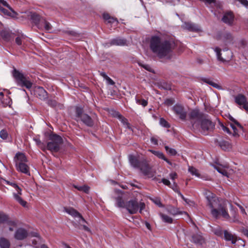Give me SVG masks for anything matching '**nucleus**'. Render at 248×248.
I'll return each mask as SVG.
<instances>
[{
	"mask_svg": "<svg viewBox=\"0 0 248 248\" xmlns=\"http://www.w3.org/2000/svg\"><path fill=\"white\" fill-rule=\"evenodd\" d=\"M49 106L52 107H55L57 105V102L54 100H49L47 102Z\"/></svg>",
	"mask_w": 248,
	"mask_h": 248,
	"instance_id": "50",
	"label": "nucleus"
},
{
	"mask_svg": "<svg viewBox=\"0 0 248 248\" xmlns=\"http://www.w3.org/2000/svg\"><path fill=\"white\" fill-rule=\"evenodd\" d=\"M129 160L131 165L133 167L140 169L145 176L148 178L154 177L155 171L149 166L146 160L142 159L140 161L132 155L129 156Z\"/></svg>",
	"mask_w": 248,
	"mask_h": 248,
	"instance_id": "3",
	"label": "nucleus"
},
{
	"mask_svg": "<svg viewBox=\"0 0 248 248\" xmlns=\"http://www.w3.org/2000/svg\"><path fill=\"white\" fill-rule=\"evenodd\" d=\"M214 50L216 53L217 59L218 60L224 62L227 61L230 59V57H223L221 56V53H220L221 49L219 47H216Z\"/></svg>",
	"mask_w": 248,
	"mask_h": 248,
	"instance_id": "26",
	"label": "nucleus"
},
{
	"mask_svg": "<svg viewBox=\"0 0 248 248\" xmlns=\"http://www.w3.org/2000/svg\"><path fill=\"white\" fill-rule=\"evenodd\" d=\"M28 234V232L26 229L20 228L16 231L14 237L16 239L21 240L26 238Z\"/></svg>",
	"mask_w": 248,
	"mask_h": 248,
	"instance_id": "19",
	"label": "nucleus"
},
{
	"mask_svg": "<svg viewBox=\"0 0 248 248\" xmlns=\"http://www.w3.org/2000/svg\"><path fill=\"white\" fill-rule=\"evenodd\" d=\"M164 160H165L168 164H169L170 165H172V163L170 162L168 159H167L165 156H164V158L163 159Z\"/></svg>",
	"mask_w": 248,
	"mask_h": 248,
	"instance_id": "62",
	"label": "nucleus"
},
{
	"mask_svg": "<svg viewBox=\"0 0 248 248\" xmlns=\"http://www.w3.org/2000/svg\"><path fill=\"white\" fill-rule=\"evenodd\" d=\"M173 110L181 119L185 120L186 119V112L182 106L176 104L173 106Z\"/></svg>",
	"mask_w": 248,
	"mask_h": 248,
	"instance_id": "17",
	"label": "nucleus"
},
{
	"mask_svg": "<svg viewBox=\"0 0 248 248\" xmlns=\"http://www.w3.org/2000/svg\"><path fill=\"white\" fill-rule=\"evenodd\" d=\"M170 179L174 180L177 177V173L176 172H171L169 174Z\"/></svg>",
	"mask_w": 248,
	"mask_h": 248,
	"instance_id": "55",
	"label": "nucleus"
},
{
	"mask_svg": "<svg viewBox=\"0 0 248 248\" xmlns=\"http://www.w3.org/2000/svg\"><path fill=\"white\" fill-rule=\"evenodd\" d=\"M164 103L167 106H170L174 103V101L172 99H167L165 101Z\"/></svg>",
	"mask_w": 248,
	"mask_h": 248,
	"instance_id": "51",
	"label": "nucleus"
},
{
	"mask_svg": "<svg viewBox=\"0 0 248 248\" xmlns=\"http://www.w3.org/2000/svg\"><path fill=\"white\" fill-rule=\"evenodd\" d=\"M188 170L192 175H194L198 178H201L199 170L195 168L189 166Z\"/></svg>",
	"mask_w": 248,
	"mask_h": 248,
	"instance_id": "32",
	"label": "nucleus"
},
{
	"mask_svg": "<svg viewBox=\"0 0 248 248\" xmlns=\"http://www.w3.org/2000/svg\"><path fill=\"white\" fill-rule=\"evenodd\" d=\"M214 167L218 172L220 173L223 175L228 176V172L224 168H221L220 166H214Z\"/></svg>",
	"mask_w": 248,
	"mask_h": 248,
	"instance_id": "37",
	"label": "nucleus"
},
{
	"mask_svg": "<svg viewBox=\"0 0 248 248\" xmlns=\"http://www.w3.org/2000/svg\"><path fill=\"white\" fill-rule=\"evenodd\" d=\"M165 149L166 152L171 155H175L177 154V152L174 149L170 148L168 146H165Z\"/></svg>",
	"mask_w": 248,
	"mask_h": 248,
	"instance_id": "41",
	"label": "nucleus"
},
{
	"mask_svg": "<svg viewBox=\"0 0 248 248\" xmlns=\"http://www.w3.org/2000/svg\"><path fill=\"white\" fill-rule=\"evenodd\" d=\"M234 20V15L232 12L230 11H226L223 13L221 21L225 24L232 26Z\"/></svg>",
	"mask_w": 248,
	"mask_h": 248,
	"instance_id": "14",
	"label": "nucleus"
},
{
	"mask_svg": "<svg viewBox=\"0 0 248 248\" xmlns=\"http://www.w3.org/2000/svg\"><path fill=\"white\" fill-rule=\"evenodd\" d=\"M49 139L51 141L47 143V149L51 151L57 152L62 143V138L58 135L53 134L50 136Z\"/></svg>",
	"mask_w": 248,
	"mask_h": 248,
	"instance_id": "10",
	"label": "nucleus"
},
{
	"mask_svg": "<svg viewBox=\"0 0 248 248\" xmlns=\"http://www.w3.org/2000/svg\"><path fill=\"white\" fill-rule=\"evenodd\" d=\"M119 120L122 122V123L125 125L127 128H130L129 124L127 122V120L124 118L122 115H121L118 112H115V115Z\"/></svg>",
	"mask_w": 248,
	"mask_h": 248,
	"instance_id": "29",
	"label": "nucleus"
},
{
	"mask_svg": "<svg viewBox=\"0 0 248 248\" xmlns=\"http://www.w3.org/2000/svg\"><path fill=\"white\" fill-rule=\"evenodd\" d=\"M224 237L226 241H231L232 244H235L237 241L236 237L227 231H224Z\"/></svg>",
	"mask_w": 248,
	"mask_h": 248,
	"instance_id": "24",
	"label": "nucleus"
},
{
	"mask_svg": "<svg viewBox=\"0 0 248 248\" xmlns=\"http://www.w3.org/2000/svg\"><path fill=\"white\" fill-rule=\"evenodd\" d=\"M206 82L209 84V85H211L212 86L214 87L215 88L220 89L221 87L219 85H218L217 83L213 82L212 80L207 79L206 80Z\"/></svg>",
	"mask_w": 248,
	"mask_h": 248,
	"instance_id": "46",
	"label": "nucleus"
},
{
	"mask_svg": "<svg viewBox=\"0 0 248 248\" xmlns=\"http://www.w3.org/2000/svg\"><path fill=\"white\" fill-rule=\"evenodd\" d=\"M17 222L16 220L10 219L4 226V228L8 227V230L10 232H13L14 228L16 227Z\"/></svg>",
	"mask_w": 248,
	"mask_h": 248,
	"instance_id": "25",
	"label": "nucleus"
},
{
	"mask_svg": "<svg viewBox=\"0 0 248 248\" xmlns=\"http://www.w3.org/2000/svg\"><path fill=\"white\" fill-rule=\"evenodd\" d=\"M8 133L4 130L2 129L0 131V137L3 140L7 139L8 137Z\"/></svg>",
	"mask_w": 248,
	"mask_h": 248,
	"instance_id": "48",
	"label": "nucleus"
},
{
	"mask_svg": "<svg viewBox=\"0 0 248 248\" xmlns=\"http://www.w3.org/2000/svg\"><path fill=\"white\" fill-rule=\"evenodd\" d=\"M218 40H221L225 45L232 43L233 37L229 32H224L217 37Z\"/></svg>",
	"mask_w": 248,
	"mask_h": 248,
	"instance_id": "18",
	"label": "nucleus"
},
{
	"mask_svg": "<svg viewBox=\"0 0 248 248\" xmlns=\"http://www.w3.org/2000/svg\"><path fill=\"white\" fill-rule=\"evenodd\" d=\"M15 165L18 171L30 175V167L26 164L27 159L24 154L18 153L15 157Z\"/></svg>",
	"mask_w": 248,
	"mask_h": 248,
	"instance_id": "5",
	"label": "nucleus"
},
{
	"mask_svg": "<svg viewBox=\"0 0 248 248\" xmlns=\"http://www.w3.org/2000/svg\"><path fill=\"white\" fill-rule=\"evenodd\" d=\"M221 128L222 129V130L224 132H226L229 134H231L232 133L230 132L229 128L226 127L225 126H224V125L223 124H221Z\"/></svg>",
	"mask_w": 248,
	"mask_h": 248,
	"instance_id": "52",
	"label": "nucleus"
},
{
	"mask_svg": "<svg viewBox=\"0 0 248 248\" xmlns=\"http://www.w3.org/2000/svg\"><path fill=\"white\" fill-rule=\"evenodd\" d=\"M213 232L216 234L217 236L222 237L223 235V232L222 230L219 227H217L216 228H214L212 230Z\"/></svg>",
	"mask_w": 248,
	"mask_h": 248,
	"instance_id": "38",
	"label": "nucleus"
},
{
	"mask_svg": "<svg viewBox=\"0 0 248 248\" xmlns=\"http://www.w3.org/2000/svg\"><path fill=\"white\" fill-rule=\"evenodd\" d=\"M243 233L248 237V230L243 229L242 231Z\"/></svg>",
	"mask_w": 248,
	"mask_h": 248,
	"instance_id": "61",
	"label": "nucleus"
},
{
	"mask_svg": "<svg viewBox=\"0 0 248 248\" xmlns=\"http://www.w3.org/2000/svg\"><path fill=\"white\" fill-rule=\"evenodd\" d=\"M235 102L240 106V108H244L248 112V102L244 95L239 94L234 97Z\"/></svg>",
	"mask_w": 248,
	"mask_h": 248,
	"instance_id": "13",
	"label": "nucleus"
},
{
	"mask_svg": "<svg viewBox=\"0 0 248 248\" xmlns=\"http://www.w3.org/2000/svg\"><path fill=\"white\" fill-rule=\"evenodd\" d=\"M110 45L124 46H127L128 44L125 39L118 37L111 40L110 42Z\"/></svg>",
	"mask_w": 248,
	"mask_h": 248,
	"instance_id": "21",
	"label": "nucleus"
},
{
	"mask_svg": "<svg viewBox=\"0 0 248 248\" xmlns=\"http://www.w3.org/2000/svg\"><path fill=\"white\" fill-rule=\"evenodd\" d=\"M106 80L107 83L108 85H113L115 84V82L108 77H107Z\"/></svg>",
	"mask_w": 248,
	"mask_h": 248,
	"instance_id": "53",
	"label": "nucleus"
},
{
	"mask_svg": "<svg viewBox=\"0 0 248 248\" xmlns=\"http://www.w3.org/2000/svg\"><path fill=\"white\" fill-rule=\"evenodd\" d=\"M10 219L8 217V216L2 213H0V223H4L6 224L8 222V220H9Z\"/></svg>",
	"mask_w": 248,
	"mask_h": 248,
	"instance_id": "35",
	"label": "nucleus"
},
{
	"mask_svg": "<svg viewBox=\"0 0 248 248\" xmlns=\"http://www.w3.org/2000/svg\"><path fill=\"white\" fill-rule=\"evenodd\" d=\"M161 182L165 185L168 186H170V181L167 179L163 178L161 180Z\"/></svg>",
	"mask_w": 248,
	"mask_h": 248,
	"instance_id": "54",
	"label": "nucleus"
},
{
	"mask_svg": "<svg viewBox=\"0 0 248 248\" xmlns=\"http://www.w3.org/2000/svg\"><path fill=\"white\" fill-rule=\"evenodd\" d=\"M201 126L202 131L205 132L213 129L215 125L210 120L202 119L201 121Z\"/></svg>",
	"mask_w": 248,
	"mask_h": 248,
	"instance_id": "16",
	"label": "nucleus"
},
{
	"mask_svg": "<svg viewBox=\"0 0 248 248\" xmlns=\"http://www.w3.org/2000/svg\"><path fill=\"white\" fill-rule=\"evenodd\" d=\"M208 193V195L206 193V199L213 217L217 218L219 216H221L226 219H229L230 216L226 208L221 204L219 200L215 195L210 192Z\"/></svg>",
	"mask_w": 248,
	"mask_h": 248,
	"instance_id": "2",
	"label": "nucleus"
},
{
	"mask_svg": "<svg viewBox=\"0 0 248 248\" xmlns=\"http://www.w3.org/2000/svg\"><path fill=\"white\" fill-rule=\"evenodd\" d=\"M182 28L189 31H197L200 30V27L191 22H185L182 25Z\"/></svg>",
	"mask_w": 248,
	"mask_h": 248,
	"instance_id": "20",
	"label": "nucleus"
},
{
	"mask_svg": "<svg viewBox=\"0 0 248 248\" xmlns=\"http://www.w3.org/2000/svg\"><path fill=\"white\" fill-rule=\"evenodd\" d=\"M189 119L193 126H197V122H201L202 118V114L198 109H193L189 114Z\"/></svg>",
	"mask_w": 248,
	"mask_h": 248,
	"instance_id": "12",
	"label": "nucleus"
},
{
	"mask_svg": "<svg viewBox=\"0 0 248 248\" xmlns=\"http://www.w3.org/2000/svg\"><path fill=\"white\" fill-rule=\"evenodd\" d=\"M0 3L2 4L3 6L7 8H10V5L4 0H0Z\"/></svg>",
	"mask_w": 248,
	"mask_h": 248,
	"instance_id": "59",
	"label": "nucleus"
},
{
	"mask_svg": "<svg viewBox=\"0 0 248 248\" xmlns=\"http://www.w3.org/2000/svg\"><path fill=\"white\" fill-rule=\"evenodd\" d=\"M151 201L159 207H163L160 199L158 197H155L151 199Z\"/></svg>",
	"mask_w": 248,
	"mask_h": 248,
	"instance_id": "44",
	"label": "nucleus"
},
{
	"mask_svg": "<svg viewBox=\"0 0 248 248\" xmlns=\"http://www.w3.org/2000/svg\"><path fill=\"white\" fill-rule=\"evenodd\" d=\"M76 120L77 121H81L88 126H93L94 122L93 119L87 114L83 112L81 108L77 107L76 108Z\"/></svg>",
	"mask_w": 248,
	"mask_h": 248,
	"instance_id": "8",
	"label": "nucleus"
},
{
	"mask_svg": "<svg viewBox=\"0 0 248 248\" xmlns=\"http://www.w3.org/2000/svg\"><path fill=\"white\" fill-rule=\"evenodd\" d=\"M145 204L144 202H138L136 200H130L126 202L125 208L131 214H136L138 210L141 213L142 210L145 208Z\"/></svg>",
	"mask_w": 248,
	"mask_h": 248,
	"instance_id": "7",
	"label": "nucleus"
},
{
	"mask_svg": "<svg viewBox=\"0 0 248 248\" xmlns=\"http://www.w3.org/2000/svg\"><path fill=\"white\" fill-rule=\"evenodd\" d=\"M167 210L169 213L172 215H175L181 213L177 209L171 206H168Z\"/></svg>",
	"mask_w": 248,
	"mask_h": 248,
	"instance_id": "34",
	"label": "nucleus"
},
{
	"mask_svg": "<svg viewBox=\"0 0 248 248\" xmlns=\"http://www.w3.org/2000/svg\"><path fill=\"white\" fill-rule=\"evenodd\" d=\"M1 185L5 186V185H7L12 187L13 188L15 189L16 192L13 193V197L15 200L18 202L20 205H21L23 207H26L27 204V202L24 201L22 198L20 197V195L22 194V189L21 188L15 183L14 181L12 180H7L5 179L2 178L0 181Z\"/></svg>",
	"mask_w": 248,
	"mask_h": 248,
	"instance_id": "4",
	"label": "nucleus"
},
{
	"mask_svg": "<svg viewBox=\"0 0 248 248\" xmlns=\"http://www.w3.org/2000/svg\"><path fill=\"white\" fill-rule=\"evenodd\" d=\"M116 201V206L119 207L125 208L126 203H125L122 196H118L115 198Z\"/></svg>",
	"mask_w": 248,
	"mask_h": 248,
	"instance_id": "31",
	"label": "nucleus"
},
{
	"mask_svg": "<svg viewBox=\"0 0 248 248\" xmlns=\"http://www.w3.org/2000/svg\"><path fill=\"white\" fill-rule=\"evenodd\" d=\"M151 141L154 145H157L158 144L157 139L155 137H152L151 138Z\"/></svg>",
	"mask_w": 248,
	"mask_h": 248,
	"instance_id": "57",
	"label": "nucleus"
},
{
	"mask_svg": "<svg viewBox=\"0 0 248 248\" xmlns=\"http://www.w3.org/2000/svg\"><path fill=\"white\" fill-rule=\"evenodd\" d=\"M65 211L67 213L73 217L78 218V221L79 223L78 228L79 229H83L88 232H91L90 228L84 224V223H87V222L77 211L72 208H65Z\"/></svg>",
	"mask_w": 248,
	"mask_h": 248,
	"instance_id": "9",
	"label": "nucleus"
},
{
	"mask_svg": "<svg viewBox=\"0 0 248 248\" xmlns=\"http://www.w3.org/2000/svg\"><path fill=\"white\" fill-rule=\"evenodd\" d=\"M229 118L231 121L229 124L233 130L232 135L234 138H238L240 134L244 132V128L241 124L232 116H229Z\"/></svg>",
	"mask_w": 248,
	"mask_h": 248,
	"instance_id": "11",
	"label": "nucleus"
},
{
	"mask_svg": "<svg viewBox=\"0 0 248 248\" xmlns=\"http://www.w3.org/2000/svg\"><path fill=\"white\" fill-rule=\"evenodd\" d=\"M0 102L4 107H6L7 106L10 107L12 104L11 99L8 96H6L3 99L0 100Z\"/></svg>",
	"mask_w": 248,
	"mask_h": 248,
	"instance_id": "30",
	"label": "nucleus"
},
{
	"mask_svg": "<svg viewBox=\"0 0 248 248\" xmlns=\"http://www.w3.org/2000/svg\"><path fill=\"white\" fill-rule=\"evenodd\" d=\"M34 95L42 100H45L48 97L47 93L42 87H36L34 89Z\"/></svg>",
	"mask_w": 248,
	"mask_h": 248,
	"instance_id": "15",
	"label": "nucleus"
},
{
	"mask_svg": "<svg viewBox=\"0 0 248 248\" xmlns=\"http://www.w3.org/2000/svg\"><path fill=\"white\" fill-rule=\"evenodd\" d=\"M34 236L38 240L40 239V237L37 233H34Z\"/></svg>",
	"mask_w": 248,
	"mask_h": 248,
	"instance_id": "64",
	"label": "nucleus"
},
{
	"mask_svg": "<svg viewBox=\"0 0 248 248\" xmlns=\"http://www.w3.org/2000/svg\"><path fill=\"white\" fill-rule=\"evenodd\" d=\"M140 66L144 68L146 70L154 73V70L152 69V68L150 66V65L148 64H142L141 63H139Z\"/></svg>",
	"mask_w": 248,
	"mask_h": 248,
	"instance_id": "47",
	"label": "nucleus"
},
{
	"mask_svg": "<svg viewBox=\"0 0 248 248\" xmlns=\"http://www.w3.org/2000/svg\"><path fill=\"white\" fill-rule=\"evenodd\" d=\"M192 239L194 243L199 246L202 245L204 242L203 238L199 233L193 235Z\"/></svg>",
	"mask_w": 248,
	"mask_h": 248,
	"instance_id": "23",
	"label": "nucleus"
},
{
	"mask_svg": "<svg viewBox=\"0 0 248 248\" xmlns=\"http://www.w3.org/2000/svg\"><path fill=\"white\" fill-rule=\"evenodd\" d=\"M10 242L8 239L4 237L0 238V247L1 248H9Z\"/></svg>",
	"mask_w": 248,
	"mask_h": 248,
	"instance_id": "28",
	"label": "nucleus"
},
{
	"mask_svg": "<svg viewBox=\"0 0 248 248\" xmlns=\"http://www.w3.org/2000/svg\"><path fill=\"white\" fill-rule=\"evenodd\" d=\"M136 102L138 104L141 105L143 107H146L148 105L147 100L145 99H140L136 98Z\"/></svg>",
	"mask_w": 248,
	"mask_h": 248,
	"instance_id": "42",
	"label": "nucleus"
},
{
	"mask_svg": "<svg viewBox=\"0 0 248 248\" xmlns=\"http://www.w3.org/2000/svg\"><path fill=\"white\" fill-rule=\"evenodd\" d=\"M101 75L105 79H106L107 77H108V76L105 73L103 72L101 73Z\"/></svg>",
	"mask_w": 248,
	"mask_h": 248,
	"instance_id": "63",
	"label": "nucleus"
},
{
	"mask_svg": "<svg viewBox=\"0 0 248 248\" xmlns=\"http://www.w3.org/2000/svg\"><path fill=\"white\" fill-rule=\"evenodd\" d=\"M13 76L18 85L25 87L28 89L31 88L32 83L30 80L29 78L24 76L19 71L14 69L13 72Z\"/></svg>",
	"mask_w": 248,
	"mask_h": 248,
	"instance_id": "6",
	"label": "nucleus"
},
{
	"mask_svg": "<svg viewBox=\"0 0 248 248\" xmlns=\"http://www.w3.org/2000/svg\"><path fill=\"white\" fill-rule=\"evenodd\" d=\"M31 18L35 24H38L40 21L42 23V19H40V16L37 14H33L31 16Z\"/></svg>",
	"mask_w": 248,
	"mask_h": 248,
	"instance_id": "45",
	"label": "nucleus"
},
{
	"mask_svg": "<svg viewBox=\"0 0 248 248\" xmlns=\"http://www.w3.org/2000/svg\"><path fill=\"white\" fill-rule=\"evenodd\" d=\"M159 123L160 125L165 127H170V124L169 123L163 118H160Z\"/></svg>",
	"mask_w": 248,
	"mask_h": 248,
	"instance_id": "49",
	"label": "nucleus"
},
{
	"mask_svg": "<svg viewBox=\"0 0 248 248\" xmlns=\"http://www.w3.org/2000/svg\"><path fill=\"white\" fill-rule=\"evenodd\" d=\"M220 147L224 150H227L231 148V145L228 142L223 141L220 144Z\"/></svg>",
	"mask_w": 248,
	"mask_h": 248,
	"instance_id": "43",
	"label": "nucleus"
},
{
	"mask_svg": "<svg viewBox=\"0 0 248 248\" xmlns=\"http://www.w3.org/2000/svg\"><path fill=\"white\" fill-rule=\"evenodd\" d=\"M42 24L43 25L45 30L47 31H50V30H51V25H50V24L47 22L46 20H45V19H42Z\"/></svg>",
	"mask_w": 248,
	"mask_h": 248,
	"instance_id": "39",
	"label": "nucleus"
},
{
	"mask_svg": "<svg viewBox=\"0 0 248 248\" xmlns=\"http://www.w3.org/2000/svg\"><path fill=\"white\" fill-rule=\"evenodd\" d=\"M159 215L163 222L168 223H171L172 222V218L170 217L161 213L159 214Z\"/></svg>",
	"mask_w": 248,
	"mask_h": 248,
	"instance_id": "33",
	"label": "nucleus"
},
{
	"mask_svg": "<svg viewBox=\"0 0 248 248\" xmlns=\"http://www.w3.org/2000/svg\"><path fill=\"white\" fill-rule=\"evenodd\" d=\"M151 51L160 58L170 59L172 56V45L167 40H163L157 36L151 37L150 42Z\"/></svg>",
	"mask_w": 248,
	"mask_h": 248,
	"instance_id": "1",
	"label": "nucleus"
},
{
	"mask_svg": "<svg viewBox=\"0 0 248 248\" xmlns=\"http://www.w3.org/2000/svg\"><path fill=\"white\" fill-rule=\"evenodd\" d=\"M103 17L104 19L109 23H112L115 25H117L118 23V21L116 19L111 17L108 14H104Z\"/></svg>",
	"mask_w": 248,
	"mask_h": 248,
	"instance_id": "27",
	"label": "nucleus"
},
{
	"mask_svg": "<svg viewBox=\"0 0 248 248\" xmlns=\"http://www.w3.org/2000/svg\"><path fill=\"white\" fill-rule=\"evenodd\" d=\"M74 187L79 191H83L86 193L89 192L90 189V187L86 185L82 186H74Z\"/></svg>",
	"mask_w": 248,
	"mask_h": 248,
	"instance_id": "36",
	"label": "nucleus"
},
{
	"mask_svg": "<svg viewBox=\"0 0 248 248\" xmlns=\"http://www.w3.org/2000/svg\"><path fill=\"white\" fill-rule=\"evenodd\" d=\"M238 1L247 8H248V1L247 0H238Z\"/></svg>",
	"mask_w": 248,
	"mask_h": 248,
	"instance_id": "56",
	"label": "nucleus"
},
{
	"mask_svg": "<svg viewBox=\"0 0 248 248\" xmlns=\"http://www.w3.org/2000/svg\"><path fill=\"white\" fill-rule=\"evenodd\" d=\"M149 151L151 152L152 154H153L154 155L157 156L159 158L163 159L165 156L164 154L161 152L154 151L153 150H149Z\"/></svg>",
	"mask_w": 248,
	"mask_h": 248,
	"instance_id": "40",
	"label": "nucleus"
},
{
	"mask_svg": "<svg viewBox=\"0 0 248 248\" xmlns=\"http://www.w3.org/2000/svg\"><path fill=\"white\" fill-rule=\"evenodd\" d=\"M16 42L17 45H21L22 44L21 38L20 37H17L16 38Z\"/></svg>",
	"mask_w": 248,
	"mask_h": 248,
	"instance_id": "58",
	"label": "nucleus"
},
{
	"mask_svg": "<svg viewBox=\"0 0 248 248\" xmlns=\"http://www.w3.org/2000/svg\"><path fill=\"white\" fill-rule=\"evenodd\" d=\"M238 206L239 207L240 209L241 210V212L242 214H246V212L245 209L241 205L238 204Z\"/></svg>",
	"mask_w": 248,
	"mask_h": 248,
	"instance_id": "60",
	"label": "nucleus"
},
{
	"mask_svg": "<svg viewBox=\"0 0 248 248\" xmlns=\"http://www.w3.org/2000/svg\"><path fill=\"white\" fill-rule=\"evenodd\" d=\"M10 11L3 8L0 6V11L4 15L12 17H15L16 16L17 14L14 11V10L10 6L8 8Z\"/></svg>",
	"mask_w": 248,
	"mask_h": 248,
	"instance_id": "22",
	"label": "nucleus"
}]
</instances>
